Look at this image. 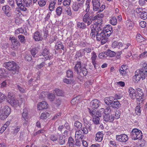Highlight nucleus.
I'll use <instances>...</instances> for the list:
<instances>
[{
    "label": "nucleus",
    "instance_id": "nucleus-43",
    "mask_svg": "<svg viewBox=\"0 0 147 147\" xmlns=\"http://www.w3.org/2000/svg\"><path fill=\"white\" fill-rule=\"evenodd\" d=\"M82 56V53L80 51H77L75 56V58L77 59L78 58L81 57Z\"/></svg>",
    "mask_w": 147,
    "mask_h": 147
},
{
    "label": "nucleus",
    "instance_id": "nucleus-8",
    "mask_svg": "<svg viewBox=\"0 0 147 147\" xmlns=\"http://www.w3.org/2000/svg\"><path fill=\"white\" fill-rule=\"evenodd\" d=\"M50 54L49 49H48L46 48H44L41 53V54L40 55H42L44 57L46 56L43 58H39L38 60L42 59V61H45L48 59H50V57L49 56Z\"/></svg>",
    "mask_w": 147,
    "mask_h": 147
},
{
    "label": "nucleus",
    "instance_id": "nucleus-32",
    "mask_svg": "<svg viewBox=\"0 0 147 147\" xmlns=\"http://www.w3.org/2000/svg\"><path fill=\"white\" fill-rule=\"evenodd\" d=\"M47 96L48 99L51 101H53L55 99V95L53 93H48Z\"/></svg>",
    "mask_w": 147,
    "mask_h": 147
},
{
    "label": "nucleus",
    "instance_id": "nucleus-4",
    "mask_svg": "<svg viewBox=\"0 0 147 147\" xmlns=\"http://www.w3.org/2000/svg\"><path fill=\"white\" fill-rule=\"evenodd\" d=\"M131 138L133 140H140L142 138V134L140 130L134 128L131 131Z\"/></svg>",
    "mask_w": 147,
    "mask_h": 147
},
{
    "label": "nucleus",
    "instance_id": "nucleus-3",
    "mask_svg": "<svg viewBox=\"0 0 147 147\" xmlns=\"http://www.w3.org/2000/svg\"><path fill=\"white\" fill-rule=\"evenodd\" d=\"M3 66L5 68L11 71L13 75L18 73L19 67L14 62L12 61L5 63L3 64Z\"/></svg>",
    "mask_w": 147,
    "mask_h": 147
},
{
    "label": "nucleus",
    "instance_id": "nucleus-21",
    "mask_svg": "<svg viewBox=\"0 0 147 147\" xmlns=\"http://www.w3.org/2000/svg\"><path fill=\"white\" fill-rule=\"evenodd\" d=\"M121 104L119 101L118 100H114L113 101L112 103L111 104V106L113 108L117 109L121 107Z\"/></svg>",
    "mask_w": 147,
    "mask_h": 147
},
{
    "label": "nucleus",
    "instance_id": "nucleus-50",
    "mask_svg": "<svg viewBox=\"0 0 147 147\" xmlns=\"http://www.w3.org/2000/svg\"><path fill=\"white\" fill-rule=\"evenodd\" d=\"M48 92H42L40 95H39V97L40 98H44L46 97V96L47 95Z\"/></svg>",
    "mask_w": 147,
    "mask_h": 147
},
{
    "label": "nucleus",
    "instance_id": "nucleus-19",
    "mask_svg": "<svg viewBox=\"0 0 147 147\" xmlns=\"http://www.w3.org/2000/svg\"><path fill=\"white\" fill-rule=\"evenodd\" d=\"M128 92L130 97L133 99H134L136 98V94L134 89L131 87H130L128 89Z\"/></svg>",
    "mask_w": 147,
    "mask_h": 147
},
{
    "label": "nucleus",
    "instance_id": "nucleus-52",
    "mask_svg": "<svg viewBox=\"0 0 147 147\" xmlns=\"http://www.w3.org/2000/svg\"><path fill=\"white\" fill-rule=\"evenodd\" d=\"M5 74H8L7 70L4 68H0V76Z\"/></svg>",
    "mask_w": 147,
    "mask_h": 147
},
{
    "label": "nucleus",
    "instance_id": "nucleus-24",
    "mask_svg": "<svg viewBox=\"0 0 147 147\" xmlns=\"http://www.w3.org/2000/svg\"><path fill=\"white\" fill-rule=\"evenodd\" d=\"M103 136V134L102 133L99 131L96 134L95 139L96 141L100 142L102 140Z\"/></svg>",
    "mask_w": 147,
    "mask_h": 147
},
{
    "label": "nucleus",
    "instance_id": "nucleus-29",
    "mask_svg": "<svg viewBox=\"0 0 147 147\" xmlns=\"http://www.w3.org/2000/svg\"><path fill=\"white\" fill-rule=\"evenodd\" d=\"M3 111L4 114L8 116L11 112V109L8 106H5L4 107Z\"/></svg>",
    "mask_w": 147,
    "mask_h": 147
},
{
    "label": "nucleus",
    "instance_id": "nucleus-55",
    "mask_svg": "<svg viewBox=\"0 0 147 147\" xmlns=\"http://www.w3.org/2000/svg\"><path fill=\"white\" fill-rule=\"evenodd\" d=\"M56 3L55 2H53L52 3H51L49 5V10L51 11H52L53 10V9L55 7V5Z\"/></svg>",
    "mask_w": 147,
    "mask_h": 147
},
{
    "label": "nucleus",
    "instance_id": "nucleus-41",
    "mask_svg": "<svg viewBox=\"0 0 147 147\" xmlns=\"http://www.w3.org/2000/svg\"><path fill=\"white\" fill-rule=\"evenodd\" d=\"M74 125V126L78 129H80L82 127V124L77 121H75Z\"/></svg>",
    "mask_w": 147,
    "mask_h": 147
},
{
    "label": "nucleus",
    "instance_id": "nucleus-14",
    "mask_svg": "<svg viewBox=\"0 0 147 147\" xmlns=\"http://www.w3.org/2000/svg\"><path fill=\"white\" fill-rule=\"evenodd\" d=\"M106 113V114L104 115L103 119L104 121H108L109 122L112 121L114 120V116L110 115L109 113L111 111V109L110 108V110L108 111Z\"/></svg>",
    "mask_w": 147,
    "mask_h": 147
},
{
    "label": "nucleus",
    "instance_id": "nucleus-6",
    "mask_svg": "<svg viewBox=\"0 0 147 147\" xmlns=\"http://www.w3.org/2000/svg\"><path fill=\"white\" fill-rule=\"evenodd\" d=\"M136 71H138V73L142 77V80L144 79L147 76V64H144L142 68Z\"/></svg>",
    "mask_w": 147,
    "mask_h": 147
},
{
    "label": "nucleus",
    "instance_id": "nucleus-10",
    "mask_svg": "<svg viewBox=\"0 0 147 147\" xmlns=\"http://www.w3.org/2000/svg\"><path fill=\"white\" fill-rule=\"evenodd\" d=\"M137 94L136 96V101L137 102H139L142 103L144 101L143 97L144 93L142 90L138 88L136 89Z\"/></svg>",
    "mask_w": 147,
    "mask_h": 147
},
{
    "label": "nucleus",
    "instance_id": "nucleus-1",
    "mask_svg": "<svg viewBox=\"0 0 147 147\" xmlns=\"http://www.w3.org/2000/svg\"><path fill=\"white\" fill-rule=\"evenodd\" d=\"M91 32L90 36L92 38L96 37V40L98 41L101 40V43L102 44H104L107 39L105 33L103 32V30H101L100 26L98 27L94 28L93 24L90 26Z\"/></svg>",
    "mask_w": 147,
    "mask_h": 147
},
{
    "label": "nucleus",
    "instance_id": "nucleus-57",
    "mask_svg": "<svg viewBox=\"0 0 147 147\" xmlns=\"http://www.w3.org/2000/svg\"><path fill=\"white\" fill-rule=\"evenodd\" d=\"M103 32L105 33L106 36L107 38L108 36H109L113 31H110V30H103Z\"/></svg>",
    "mask_w": 147,
    "mask_h": 147
},
{
    "label": "nucleus",
    "instance_id": "nucleus-33",
    "mask_svg": "<svg viewBox=\"0 0 147 147\" xmlns=\"http://www.w3.org/2000/svg\"><path fill=\"white\" fill-rule=\"evenodd\" d=\"M74 139L71 137H69L68 143L69 147H74Z\"/></svg>",
    "mask_w": 147,
    "mask_h": 147
},
{
    "label": "nucleus",
    "instance_id": "nucleus-44",
    "mask_svg": "<svg viewBox=\"0 0 147 147\" xmlns=\"http://www.w3.org/2000/svg\"><path fill=\"white\" fill-rule=\"evenodd\" d=\"M23 4L26 5V7L30 6L32 3V0H23Z\"/></svg>",
    "mask_w": 147,
    "mask_h": 147
},
{
    "label": "nucleus",
    "instance_id": "nucleus-18",
    "mask_svg": "<svg viewBox=\"0 0 147 147\" xmlns=\"http://www.w3.org/2000/svg\"><path fill=\"white\" fill-rule=\"evenodd\" d=\"M16 1L18 6L21 10L25 11H27V9L25 7L24 5L22 3V0H16Z\"/></svg>",
    "mask_w": 147,
    "mask_h": 147
},
{
    "label": "nucleus",
    "instance_id": "nucleus-31",
    "mask_svg": "<svg viewBox=\"0 0 147 147\" xmlns=\"http://www.w3.org/2000/svg\"><path fill=\"white\" fill-rule=\"evenodd\" d=\"M77 28L81 29H84L86 28V26L84 22H79L77 24Z\"/></svg>",
    "mask_w": 147,
    "mask_h": 147
},
{
    "label": "nucleus",
    "instance_id": "nucleus-42",
    "mask_svg": "<svg viewBox=\"0 0 147 147\" xmlns=\"http://www.w3.org/2000/svg\"><path fill=\"white\" fill-rule=\"evenodd\" d=\"M79 102L78 97H76L74 98L71 101V103L72 105H76Z\"/></svg>",
    "mask_w": 147,
    "mask_h": 147
},
{
    "label": "nucleus",
    "instance_id": "nucleus-26",
    "mask_svg": "<svg viewBox=\"0 0 147 147\" xmlns=\"http://www.w3.org/2000/svg\"><path fill=\"white\" fill-rule=\"evenodd\" d=\"M105 54L107 56H109L111 57H113L116 54V53L110 49H108L107 51L105 52Z\"/></svg>",
    "mask_w": 147,
    "mask_h": 147
},
{
    "label": "nucleus",
    "instance_id": "nucleus-9",
    "mask_svg": "<svg viewBox=\"0 0 147 147\" xmlns=\"http://www.w3.org/2000/svg\"><path fill=\"white\" fill-rule=\"evenodd\" d=\"M88 112L90 115L92 117V121L94 124L98 125L100 124V117L94 114L91 111V109L90 108H88Z\"/></svg>",
    "mask_w": 147,
    "mask_h": 147
},
{
    "label": "nucleus",
    "instance_id": "nucleus-60",
    "mask_svg": "<svg viewBox=\"0 0 147 147\" xmlns=\"http://www.w3.org/2000/svg\"><path fill=\"white\" fill-rule=\"evenodd\" d=\"M47 2L46 0H41L38 3V4L40 6H43L45 5Z\"/></svg>",
    "mask_w": 147,
    "mask_h": 147
},
{
    "label": "nucleus",
    "instance_id": "nucleus-17",
    "mask_svg": "<svg viewBox=\"0 0 147 147\" xmlns=\"http://www.w3.org/2000/svg\"><path fill=\"white\" fill-rule=\"evenodd\" d=\"M48 107L47 103L45 101H42L38 103L37 104V108L40 110L47 109Z\"/></svg>",
    "mask_w": 147,
    "mask_h": 147
},
{
    "label": "nucleus",
    "instance_id": "nucleus-27",
    "mask_svg": "<svg viewBox=\"0 0 147 147\" xmlns=\"http://www.w3.org/2000/svg\"><path fill=\"white\" fill-rule=\"evenodd\" d=\"M65 137L61 135L59 136L58 140V143L61 145H63L65 142Z\"/></svg>",
    "mask_w": 147,
    "mask_h": 147
},
{
    "label": "nucleus",
    "instance_id": "nucleus-30",
    "mask_svg": "<svg viewBox=\"0 0 147 147\" xmlns=\"http://www.w3.org/2000/svg\"><path fill=\"white\" fill-rule=\"evenodd\" d=\"M138 71H136L135 72V75L133 77V79H135L137 82L139 81L140 78H142V77L138 73Z\"/></svg>",
    "mask_w": 147,
    "mask_h": 147
},
{
    "label": "nucleus",
    "instance_id": "nucleus-53",
    "mask_svg": "<svg viewBox=\"0 0 147 147\" xmlns=\"http://www.w3.org/2000/svg\"><path fill=\"white\" fill-rule=\"evenodd\" d=\"M25 59L28 61H30L32 59V56L30 55H26L24 57Z\"/></svg>",
    "mask_w": 147,
    "mask_h": 147
},
{
    "label": "nucleus",
    "instance_id": "nucleus-48",
    "mask_svg": "<svg viewBox=\"0 0 147 147\" xmlns=\"http://www.w3.org/2000/svg\"><path fill=\"white\" fill-rule=\"evenodd\" d=\"M85 6L86 7V9L85 10V12L86 13H89L88 12L90 10V1L88 0L86 1L85 3Z\"/></svg>",
    "mask_w": 147,
    "mask_h": 147
},
{
    "label": "nucleus",
    "instance_id": "nucleus-62",
    "mask_svg": "<svg viewBox=\"0 0 147 147\" xmlns=\"http://www.w3.org/2000/svg\"><path fill=\"white\" fill-rule=\"evenodd\" d=\"M45 64V63L44 62H42L40 64L37 65V68L38 69H40L44 66Z\"/></svg>",
    "mask_w": 147,
    "mask_h": 147
},
{
    "label": "nucleus",
    "instance_id": "nucleus-64",
    "mask_svg": "<svg viewBox=\"0 0 147 147\" xmlns=\"http://www.w3.org/2000/svg\"><path fill=\"white\" fill-rule=\"evenodd\" d=\"M70 0H64L63 3L64 5H69L70 3Z\"/></svg>",
    "mask_w": 147,
    "mask_h": 147
},
{
    "label": "nucleus",
    "instance_id": "nucleus-20",
    "mask_svg": "<svg viewBox=\"0 0 147 147\" xmlns=\"http://www.w3.org/2000/svg\"><path fill=\"white\" fill-rule=\"evenodd\" d=\"M115 100L114 97L112 96H110L105 98V99L104 101L107 105L109 106H111L113 101Z\"/></svg>",
    "mask_w": 147,
    "mask_h": 147
},
{
    "label": "nucleus",
    "instance_id": "nucleus-35",
    "mask_svg": "<svg viewBox=\"0 0 147 147\" xmlns=\"http://www.w3.org/2000/svg\"><path fill=\"white\" fill-rule=\"evenodd\" d=\"M49 117V114L48 112H45L42 113L40 116L41 119H46Z\"/></svg>",
    "mask_w": 147,
    "mask_h": 147
},
{
    "label": "nucleus",
    "instance_id": "nucleus-46",
    "mask_svg": "<svg viewBox=\"0 0 147 147\" xmlns=\"http://www.w3.org/2000/svg\"><path fill=\"white\" fill-rule=\"evenodd\" d=\"M62 9L61 7L59 6L57 7L56 9V12L57 16H60L62 13Z\"/></svg>",
    "mask_w": 147,
    "mask_h": 147
},
{
    "label": "nucleus",
    "instance_id": "nucleus-28",
    "mask_svg": "<svg viewBox=\"0 0 147 147\" xmlns=\"http://www.w3.org/2000/svg\"><path fill=\"white\" fill-rule=\"evenodd\" d=\"M127 69L126 65H122L121 67L119 69L120 73L122 75L125 74H126Z\"/></svg>",
    "mask_w": 147,
    "mask_h": 147
},
{
    "label": "nucleus",
    "instance_id": "nucleus-59",
    "mask_svg": "<svg viewBox=\"0 0 147 147\" xmlns=\"http://www.w3.org/2000/svg\"><path fill=\"white\" fill-rule=\"evenodd\" d=\"M80 129V130H81V131L82 130L84 134H87L88 133V129L85 126H84L83 128L81 127Z\"/></svg>",
    "mask_w": 147,
    "mask_h": 147
},
{
    "label": "nucleus",
    "instance_id": "nucleus-49",
    "mask_svg": "<svg viewBox=\"0 0 147 147\" xmlns=\"http://www.w3.org/2000/svg\"><path fill=\"white\" fill-rule=\"evenodd\" d=\"M50 139L53 142L56 141L58 139V137L56 135H51L50 137Z\"/></svg>",
    "mask_w": 147,
    "mask_h": 147
},
{
    "label": "nucleus",
    "instance_id": "nucleus-51",
    "mask_svg": "<svg viewBox=\"0 0 147 147\" xmlns=\"http://www.w3.org/2000/svg\"><path fill=\"white\" fill-rule=\"evenodd\" d=\"M6 98V96L5 95L2 93L0 96V103L4 101Z\"/></svg>",
    "mask_w": 147,
    "mask_h": 147
},
{
    "label": "nucleus",
    "instance_id": "nucleus-13",
    "mask_svg": "<svg viewBox=\"0 0 147 147\" xmlns=\"http://www.w3.org/2000/svg\"><path fill=\"white\" fill-rule=\"evenodd\" d=\"M116 138L117 140L119 142H126L128 140V137L126 135L123 134L121 135H117Z\"/></svg>",
    "mask_w": 147,
    "mask_h": 147
},
{
    "label": "nucleus",
    "instance_id": "nucleus-11",
    "mask_svg": "<svg viewBox=\"0 0 147 147\" xmlns=\"http://www.w3.org/2000/svg\"><path fill=\"white\" fill-rule=\"evenodd\" d=\"M92 16H90L89 13H86L83 17V22L87 24L88 26L92 23Z\"/></svg>",
    "mask_w": 147,
    "mask_h": 147
},
{
    "label": "nucleus",
    "instance_id": "nucleus-58",
    "mask_svg": "<svg viewBox=\"0 0 147 147\" xmlns=\"http://www.w3.org/2000/svg\"><path fill=\"white\" fill-rule=\"evenodd\" d=\"M9 6L6 5L2 7L3 10L5 12V13L7 12H9Z\"/></svg>",
    "mask_w": 147,
    "mask_h": 147
},
{
    "label": "nucleus",
    "instance_id": "nucleus-63",
    "mask_svg": "<svg viewBox=\"0 0 147 147\" xmlns=\"http://www.w3.org/2000/svg\"><path fill=\"white\" fill-rule=\"evenodd\" d=\"M91 125L92 124L88 123L86 124L85 125H84V126H85L87 129H88V130L91 131L92 129Z\"/></svg>",
    "mask_w": 147,
    "mask_h": 147
},
{
    "label": "nucleus",
    "instance_id": "nucleus-38",
    "mask_svg": "<svg viewBox=\"0 0 147 147\" xmlns=\"http://www.w3.org/2000/svg\"><path fill=\"white\" fill-rule=\"evenodd\" d=\"M54 91L57 96H62L63 95V92L61 90L59 89H55Z\"/></svg>",
    "mask_w": 147,
    "mask_h": 147
},
{
    "label": "nucleus",
    "instance_id": "nucleus-39",
    "mask_svg": "<svg viewBox=\"0 0 147 147\" xmlns=\"http://www.w3.org/2000/svg\"><path fill=\"white\" fill-rule=\"evenodd\" d=\"M67 77L68 78H71L73 77L74 74L73 72L70 69L67 70L66 72Z\"/></svg>",
    "mask_w": 147,
    "mask_h": 147
},
{
    "label": "nucleus",
    "instance_id": "nucleus-25",
    "mask_svg": "<svg viewBox=\"0 0 147 147\" xmlns=\"http://www.w3.org/2000/svg\"><path fill=\"white\" fill-rule=\"evenodd\" d=\"M30 52L32 55L33 57H38L36 54L38 52V50L36 47H33L32 48L30 51Z\"/></svg>",
    "mask_w": 147,
    "mask_h": 147
},
{
    "label": "nucleus",
    "instance_id": "nucleus-16",
    "mask_svg": "<svg viewBox=\"0 0 147 147\" xmlns=\"http://www.w3.org/2000/svg\"><path fill=\"white\" fill-rule=\"evenodd\" d=\"M100 0H92L93 9L94 11H97L99 9L100 7Z\"/></svg>",
    "mask_w": 147,
    "mask_h": 147
},
{
    "label": "nucleus",
    "instance_id": "nucleus-34",
    "mask_svg": "<svg viewBox=\"0 0 147 147\" xmlns=\"http://www.w3.org/2000/svg\"><path fill=\"white\" fill-rule=\"evenodd\" d=\"M55 48L57 50L61 49H64V46L63 44L61 42H60V43H59L58 42H57L55 45Z\"/></svg>",
    "mask_w": 147,
    "mask_h": 147
},
{
    "label": "nucleus",
    "instance_id": "nucleus-2",
    "mask_svg": "<svg viewBox=\"0 0 147 147\" xmlns=\"http://www.w3.org/2000/svg\"><path fill=\"white\" fill-rule=\"evenodd\" d=\"M85 58L84 57L82 59L79 58L77 60L74 67V71L78 75V78L79 80L82 78V76L81 74L82 73L84 76H86L88 73L87 69L86 68L87 64L83 61V60Z\"/></svg>",
    "mask_w": 147,
    "mask_h": 147
},
{
    "label": "nucleus",
    "instance_id": "nucleus-56",
    "mask_svg": "<svg viewBox=\"0 0 147 147\" xmlns=\"http://www.w3.org/2000/svg\"><path fill=\"white\" fill-rule=\"evenodd\" d=\"M63 81L64 83L67 84H70L72 82V80L71 79H68L67 78H65L63 79Z\"/></svg>",
    "mask_w": 147,
    "mask_h": 147
},
{
    "label": "nucleus",
    "instance_id": "nucleus-7",
    "mask_svg": "<svg viewBox=\"0 0 147 147\" xmlns=\"http://www.w3.org/2000/svg\"><path fill=\"white\" fill-rule=\"evenodd\" d=\"M9 40L11 41V48L14 50H17L18 48V46L20 45V43L17 38L14 37H10L9 38Z\"/></svg>",
    "mask_w": 147,
    "mask_h": 147
},
{
    "label": "nucleus",
    "instance_id": "nucleus-5",
    "mask_svg": "<svg viewBox=\"0 0 147 147\" xmlns=\"http://www.w3.org/2000/svg\"><path fill=\"white\" fill-rule=\"evenodd\" d=\"M110 110V108L109 107H107L105 109L104 108L100 109L98 111H96L94 109L91 110V111L93 113L99 117H101L104 114H106V113L108 112V111Z\"/></svg>",
    "mask_w": 147,
    "mask_h": 147
},
{
    "label": "nucleus",
    "instance_id": "nucleus-23",
    "mask_svg": "<svg viewBox=\"0 0 147 147\" xmlns=\"http://www.w3.org/2000/svg\"><path fill=\"white\" fill-rule=\"evenodd\" d=\"M83 6V5L82 4V3H76L73 4L72 7L74 11H76L78 10L81 7H82Z\"/></svg>",
    "mask_w": 147,
    "mask_h": 147
},
{
    "label": "nucleus",
    "instance_id": "nucleus-47",
    "mask_svg": "<svg viewBox=\"0 0 147 147\" xmlns=\"http://www.w3.org/2000/svg\"><path fill=\"white\" fill-rule=\"evenodd\" d=\"M140 103H139V106H137L135 109V112L136 114L138 115H140V111H141V108L139 106Z\"/></svg>",
    "mask_w": 147,
    "mask_h": 147
},
{
    "label": "nucleus",
    "instance_id": "nucleus-37",
    "mask_svg": "<svg viewBox=\"0 0 147 147\" xmlns=\"http://www.w3.org/2000/svg\"><path fill=\"white\" fill-rule=\"evenodd\" d=\"M18 38L20 40V42L24 44L26 42L25 37L22 35H20L18 36Z\"/></svg>",
    "mask_w": 147,
    "mask_h": 147
},
{
    "label": "nucleus",
    "instance_id": "nucleus-12",
    "mask_svg": "<svg viewBox=\"0 0 147 147\" xmlns=\"http://www.w3.org/2000/svg\"><path fill=\"white\" fill-rule=\"evenodd\" d=\"M7 102L14 107L20 106L22 102L21 100L19 101L15 99L12 98L7 100Z\"/></svg>",
    "mask_w": 147,
    "mask_h": 147
},
{
    "label": "nucleus",
    "instance_id": "nucleus-54",
    "mask_svg": "<svg viewBox=\"0 0 147 147\" xmlns=\"http://www.w3.org/2000/svg\"><path fill=\"white\" fill-rule=\"evenodd\" d=\"M24 32L23 29L20 28L17 29L15 31V34H18L20 33H23Z\"/></svg>",
    "mask_w": 147,
    "mask_h": 147
},
{
    "label": "nucleus",
    "instance_id": "nucleus-36",
    "mask_svg": "<svg viewBox=\"0 0 147 147\" xmlns=\"http://www.w3.org/2000/svg\"><path fill=\"white\" fill-rule=\"evenodd\" d=\"M28 112L27 109H24L22 113V117L24 120H28Z\"/></svg>",
    "mask_w": 147,
    "mask_h": 147
},
{
    "label": "nucleus",
    "instance_id": "nucleus-15",
    "mask_svg": "<svg viewBox=\"0 0 147 147\" xmlns=\"http://www.w3.org/2000/svg\"><path fill=\"white\" fill-rule=\"evenodd\" d=\"M101 104L100 101L97 99H94L90 102V105L92 109H97Z\"/></svg>",
    "mask_w": 147,
    "mask_h": 147
},
{
    "label": "nucleus",
    "instance_id": "nucleus-40",
    "mask_svg": "<svg viewBox=\"0 0 147 147\" xmlns=\"http://www.w3.org/2000/svg\"><path fill=\"white\" fill-rule=\"evenodd\" d=\"M110 22L112 25H115L117 23V19L115 17H112L110 20Z\"/></svg>",
    "mask_w": 147,
    "mask_h": 147
},
{
    "label": "nucleus",
    "instance_id": "nucleus-45",
    "mask_svg": "<svg viewBox=\"0 0 147 147\" xmlns=\"http://www.w3.org/2000/svg\"><path fill=\"white\" fill-rule=\"evenodd\" d=\"M140 17L141 18L144 20H146L147 18V12L143 11L140 14Z\"/></svg>",
    "mask_w": 147,
    "mask_h": 147
},
{
    "label": "nucleus",
    "instance_id": "nucleus-61",
    "mask_svg": "<svg viewBox=\"0 0 147 147\" xmlns=\"http://www.w3.org/2000/svg\"><path fill=\"white\" fill-rule=\"evenodd\" d=\"M91 16H92V22L94 21L96 23L98 20H99V19H98V15H96L94 16L93 15H91Z\"/></svg>",
    "mask_w": 147,
    "mask_h": 147
},
{
    "label": "nucleus",
    "instance_id": "nucleus-22",
    "mask_svg": "<svg viewBox=\"0 0 147 147\" xmlns=\"http://www.w3.org/2000/svg\"><path fill=\"white\" fill-rule=\"evenodd\" d=\"M34 38L36 41H42L43 38L39 32H35L34 34Z\"/></svg>",
    "mask_w": 147,
    "mask_h": 147
}]
</instances>
